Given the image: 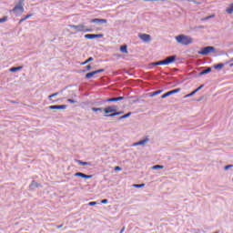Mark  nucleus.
I'll use <instances>...</instances> for the list:
<instances>
[{
  "label": "nucleus",
  "mask_w": 233,
  "mask_h": 233,
  "mask_svg": "<svg viewBox=\"0 0 233 233\" xmlns=\"http://www.w3.org/2000/svg\"><path fill=\"white\" fill-rule=\"evenodd\" d=\"M61 227H63V225H61V226H58V228H61Z\"/></svg>",
  "instance_id": "nucleus-46"
},
{
  "label": "nucleus",
  "mask_w": 233,
  "mask_h": 233,
  "mask_svg": "<svg viewBox=\"0 0 233 233\" xmlns=\"http://www.w3.org/2000/svg\"><path fill=\"white\" fill-rule=\"evenodd\" d=\"M198 90H194L193 92H191L190 94H188V96H190V97H192V96H194L195 94H197Z\"/></svg>",
  "instance_id": "nucleus-36"
},
{
  "label": "nucleus",
  "mask_w": 233,
  "mask_h": 233,
  "mask_svg": "<svg viewBox=\"0 0 233 233\" xmlns=\"http://www.w3.org/2000/svg\"><path fill=\"white\" fill-rule=\"evenodd\" d=\"M215 50L216 48H214V46H206L198 51V54L200 56H208V54H212V52H215Z\"/></svg>",
  "instance_id": "nucleus-5"
},
{
  "label": "nucleus",
  "mask_w": 233,
  "mask_h": 233,
  "mask_svg": "<svg viewBox=\"0 0 233 233\" xmlns=\"http://www.w3.org/2000/svg\"><path fill=\"white\" fill-rule=\"evenodd\" d=\"M91 61H94V57H92V56L87 58L85 62H82L81 65L82 66L88 65V63H90Z\"/></svg>",
  "instance_id": "nucleus-18"
},
{
  "label": "nucleus",
  "mask_w": 233,
  "mask_h": 233,
  "mask_svg": "<svg viewBox=\"0 0 233 233\" xmlns=\"http://www.w3.org/2000/svg\"><path fill=\"white\" fill-rule=\"evenodd\" d=\"M210 72H212V68L208 67L207 69L203 70L201 74H210Z\"/></svg>",
  "instance_id": "nucleus-24"
},
{
  "label": "nucleus",
  "mask_w": 233,
  "mask_h": 233,
  "mask_svg": "<svg viewBox=\"0 0 233 233\" xmlns=\"http://www.w3.org/2000/svg\"><path fill=\"white\" fill-rule=\"evenodd\" d=\"M105 114H112V112H117V106H109L104 108Z\"/></svg>",
  "instance_id": "nucleus-8"
},
{
  "label": "nucleus",
  "mask_w": 233,
  "mask_h": 233,
  "mask_svg": "<svg viewBox=\"0 0 233 233\" xmlns=\"http://www.w3.org/2000/svg\"><path fill=\"white\" fill-rule=\"evenodd\" d=\"M116 172L121 171V167L119 166L115 167Z\"/></svg>",
  "instance_id": "nucleus-37"
},
{
  "label": "nucleus",
  "mask_w": 233,
  "mask_h": 233,
  "mask_svg": "<svg viewBox=\"0 0 233 233\" xmlns=\"http://www.w3.org/2000/svg\"><path fill=\"white\" fill-rule=\"evenodd\" d=\"M187 97H190V96H188V94H187V95H186V96H184L185 99H187Z\"/></svg>",
  "instance_id": "nucleus-44"
},
{
  "label": "nucleus",
  "mask_w": 233,
  "mask_h": 233,
  "mask_svg": "<svg viewBox=\"0 0 233 233\" xmlns=\"http://www.w3.org/2000/svg\"><path fill=\"white\" fill-rule=\"evenodd\" d=\"M93 112H101L103 110L102 107H92Z\"/></svg>",
  "instance_id": "nucleus-27"
},
{
  "label": "nucleus",
  "mask_w": 233,
  "mask_h": 233,
  "mask_svg": "<svg viewBox=\"0 0 233 233\" xmlns=\"http://www.w3.org/2000/svg\"><path fill=\"white\" fill-rule=\"evenodd\" d=\"M24 21H25V18L20 19L19 24L21 25V23H24Z\"/></svg>",
  "instance_id": "nucleus-43"
},
{
  "label": "nucleus",
  "mask_w": 233,
  "mask_h": 233,
  "mask_svg": "<svg viewBox=\"0 0 233 233\" xmlns=\"http://www.w3.org/2000/svg\"><path fill=\"white\" fill-rule=\"evenodd\" d=\"M121 114H124V112L123 111H118V112L115 111V113L106 115V117H116V116H121Z\"/></svg>",
  "instance_id": "nucleus-15"
},
{
  "label": "nucleus",
  "mask_w": 233,
  "mask_h": 233,
  "mask_svg": "<svg viewBox=\"0 0 233 233\" xmlns=\"http://www.w3.org/2000/svg\"><path fill=\"white\" fill-rule=\"evenodd\" d=\"M233 165H228L224 167L225 170H228V168H232Z\"/></svg>",
  "instance_id": "nucleus-35"
},
{
  "label": "nucleus",
  "mask_w": 233,
  "mask_h": 233,
  "mask_svg": "<svg viewBox=\"0 0 233 233\" xmlns=\"http://www.w3.org/2000/svg\"><path fill=\"white\" fill-rule=\"evenodd\" d=\"M23 3H25V1L20 0L18 4L11 10V12H14L15 15H21V14L25 12V7L23 6Z\"/></svg>",
  "instance_id": "nucleus-3"
},
{
  "label": "nucleus",
  "mask_w": 233,
  "mask_h": 233,
  "mask_svg": "<svg viewBox=\"0 0 233 233\" xmlns=\"http://www.w3.org/2000/svg\"><path fill=\"white\" fill-rule=\"evenodd\" d=\"M8 21V16H4L3 18H0V23H6Z\"/></svg>",
  "instance_id": "nucleus-28"
},
{
  "label": "nucleus",
  "mask_w": 233,
  "mask_h": 233,
  "mask_svg": "<svg viewBox=\"0 0 233 233\" xmlns=\"http://www.w3.org/2000/svg\"><path fill=\"white\" fill-rule=\"evenodd\" d=\"M138 37L139 39L144 41V43H150V41L152 40V38L150 37V35H147V34H140L138 35Z\"/></svg>",
  "instance_id": "nucleus-7"
},
{
  "label": "nucleus",
  "mask_w": 233,
  "mask_h": 233,
  "mask_svg": "<svg viewBox=\"0 0 233 233\" xmlns=\"http://www.w3.org/2000/svg\"><path fill=\"white\" fill-rule=\"evenodd\" d=\"M65 109H66V105L49 106V110H65Z\"/></svg>",
  "instance_id": "nucleus-11"
},
{
  "label": "nucleus",
  "mask_w": 233,
  "mask_h": 233,
  "mask_svg": "<svg viewBox=\"0 0 233 233\" xmlns=\"http://www.w3.org/2000/svg\"><path fill=\"white\" fill-rule=\"evenodd\" d=\"M100 37H103L102 34H99V35H92V34L85 35L86 39H97V38H100Z\"/></svg>",
  "instance_id": "nucleus-12"
},
{
  "label": "nucleus",
  "mask_w": 233,
  "mask_h": 233,
  "mask_svg": "<svg viewBox=\"0 0 233 233\" xmlns=\"http://www.w3.org/2000/svg\"><path fill=\"white\" fill-rule=\"evenodd\" d=\"M130 116H132V113H131V112H129V113H127V114H126V115L120 116L119 119H120V120H121V119H127V117H130Z\"/></svg>",
  "instance_id": "nucleus-23"
},
{
  "label": "nucleus",
  "mask_w": 233,
  "mask_h": 233,
  "mask_svg": "<svg viewBox=\"0 0 233 233\" xmlns=\"http://www.w3.org/2000/svg\"><path fill=\"white\" fill-rule=\"evenodd\" d=\"M125 100V96H117V97H112V98H108L106 101V103H114L116 101H123Z\"/></svg>",
  "instance_id": "nucleus-13"
},
{
  "label": "nucleus",
  "mask_w": 233,
  "mask_h": 233,
  "mask_svg": "<svg viewBox=\"0 0 233 233\" xmlns=\"http://www.w3.org/2000/svg\"><path fill=\"white\" fill-rule=\"evenodd\" d=\"M227 14H233V4H230L229 7L226 9Z\"/></svg>",
  "instance_id": "nucleus-20"
},
{
  "label": "nucleus",
  "mask_w": 233,
  "mask_h": 233,
  "mask_svg": "<svg viewBox=\"0 0 233 233\" xmlns=\"http://www.w3.org/2000/svg\"><path fill=\"white\" fill-rule=\"evenodd\" d=\"M147 143H148V137H146V138H144L143 140H140L133 144V147H139V145H147Z\"/></svg>",
  "instance_id": "nucleus-14"
},
{
  "label": "nucleus",
  "mask_w": 233,
  "mask_h": 233,
  "mask_svg": "<svg viewBox=\"0 0 233 233\" xmlns=\"http://www.w3.org/2000/svg\"><path fill=\"white\" fill-rule=\"evenodd\" d=\"M101 203H102L103 205H106V203H108V199H102V200H101Z\"/></svg>",
  "instance_id": "nucleus-38"
},
{
  "label": "nucleus",
  "mask_w": 233,
  "mask_h": 233,
  "mask_svg": "<svg viewBox=\"0 0 233 233\" xmlns=\"http://www.w3.org/2000/svg\"><path fill=\"white\" fill-rule=\"evenodd\" d=\"M212 17H214V15L203 18L202 21H208V19H212Z\"/></svg>",
  "instance_id": "nucleus-30"
},
{
  "label": "nucleus",
  "mask_w": 233,
  "mask_h": 233,
  "mask_svg": "<svg viewBox=\"0 0 233 233\" xmlns=\"http://www.w3.org/2000/svg\"><path fill=\"white\" fill-rule=\"evenodd\" d=\"M176 62V56H171L167 57L166 59L158 62L153 63V66H159L161 65H172V63Z\"/></svg>",
  "instance_id": "nucleus-2"
},
{
  "label": "nucleus",
  "mask_w": 233,
  "mask_h": 233,
  "mask_svg": "<svg viewBox=\"0 0 233 233\" xmlns=\"http://www.w3.org/2000/svg\"><path fill=\"white\" fill-rule=\"evenodd\" d=\"M168 96H170V93L167 91L166 94L162 95L161 97L162 99H165V97H168Z\"/></svg>",
  "instance_id": "nucleus-32"
},
{
  "label": "nucleus",
  "mask_w": 233,
  "mask_h": 233,
  "mask_svg": "<svg viewBox=\"0 0 233 233\" xmlns=\"http://www.w3.org/2000/svg\"><path fill=\"white\" fill-rule=\"evenodd\" d=\"M23 66H17V67H11L9 69V72H17V70H22Z\"/></svg>",
  "instance_id": "nucleus-19"
},
{
  "label": "nucleus",
  "mask_w": 233,
  "mask_h": 233,
  "mask_svg": "<svg viewBox=\"0 0 233 233\" xmlns=\"http://www.w3.org/2000/svg\"><path fill=\"white\" fill-rule=\"evenodd\" d=\"M223 66H225L224 64H217V65L214 66V68L216 70H221V68H223Z\"/></svg>",
  "instance_id": "nucleus-21"
},
{
  "label": "nucleus",
  "mask_w": 233,
  "mask_h": 233,
  "mask_svg": "<svg viewBox=\"0 0 233 233\" xmlns=\"http://www.w3.org/2000/svg\"><path fill=\"white\" fill-rule=\"evenodd\" d=\"M77 163L80 164L81 167H87V165H89L88 162H83V161H81V160H78Z\"/></svg>",
  "instance_id": "nucleus-26"
},
{
  "label": "nucleus",
  "mask_w": 233,
  "mask_h": 233,
  "mask_svg": "<svg viewBox=\"0 0 233 233\" xmlns=\"http://www.w3.org/2000/svg\"><path fill=\"white\" fill-rule=\"evenodd\" d=\"M125 232V228H123L121 230H120V233H123Z\"/></svg>",
  "instance_id": "nucleus-45"
},
{
  "label": "nucleus",
  "mask_w": 233,
  "mask_h": 233,
  "mask_svg": "<svg viewBox=\"0 0 233 233\" xmlns=\"http://www.w3.org/2000/svg\"><path fill=\"white\" fill-rule=\"evenodd\" d=\"M164 167L161 165H156L152 167V170H159V169H163Z\"/></svg>",
  "instance_id": "nucleus-22"
},
{
  "label": "nucleus",
  "mask_w": 233,
  "mask_h": 233,
  "mask_svg": "<svg viewBox=\"0 0 233 233\" xmlns=\"http://www.w3.org/2000/svg\"><path fill=\"white\" fill-rule=\"evenodd\" d=\"M33 15H27L24 17V19L26 21V19H30V17H32Z\"/></svg>",
  "instance_id": "nucleus-39"
},
{
  "label": "nucleus",
  "mask_w": 233,
  "mask_h": 233,
  "mask_svg": "<svg viewBox=\"0 0 233 233\" xmlns=\"http://www.w3.org/2000/svg\"><path fill=\"white\" fill-rule=\"evenodd\" d=\"M229 66H233V63L229 65Z\"/></svg>",
  "instance_id": "nucleus-47"
},
{
  "label": "nucleus",
  "mask_w": 233,
  "mask_h": 233,
  "mask_svg": "<svg viewBox=\"0 0 233 233\" xmlns=\"http://www.w3.org/2000/svg\"><path fill=\"white\" fill-rule=\"evenodd\" d=\"M177 43L179 45H183L184 46H188V45H192L193 39L192 37L187 35H178L175 37Z\"/></svg>",
  "instance_id": "nucleus-1"
},
{
  "label": "nucleus",
  "mask_w": 233,
  "mask_h": 233,
  "mask_svg": "<svg viewBox=\"0 0 233 233\" xmlns=\"http://www.w3.org/2000/svg\"><path fill=\"white\" fill-rule=\"evenodd\" d=\"M76 177H83L84 179H92V175H86L82 172H77L75 174Z\"/></svg>",
  "instance_id": "nucleus-9"
},
{
  "label": "nucleus",
  "mask_w": 233,
  "mask_h": 233,
  "mask_svg": "<svg viewBox=\"0 0 233 233\" xmlns=\"http://www.w3.org/2000/svg\"><path fill=\"white\" fill-rule=\"evenodd\" d=\"M56 96H59V93L52 94L48 96V99H52V97H56Z\"/></svg>",
  "instance_id": "nucleus-31"
},
{
  "label": "nucleus",
  "mask_w": 233,
  "mask_h": 233,
  "mask_svg": "<svg viewBox=\"0 0 233 233\" xmlns=\"http://www.w3.org/2000/svg\"><path fill=\"white\" fill-rule=\"evenodd\" d=\"M90 23H96L100 25H106V23H108L106 19H101V18H93L90 20Z\"/></svg>",
  "instance_id": "nucleus-10"
},
{
  "label": "nucleus",
  "mask_w": 233,
  "mask_h": 233,
  "mask_svg": "<svg viewBox=\"0 0 233 233\" xmlns=\"http://www.w3.org/2000/svg\"><path fill=\"white\" fill-rule=\"evenodd\" d=\"M178 92H181V88H176L171 91H168L169 96H173V94H178Z\"/></svg>",
  "instance_id": "nucleus-17"
},
{
  "label": "nucleus",
  "mask_w": 233,
  "mask_h": 233,
  "mask_svg": "<svg viewBox=\"0 0 233 233\" xmlns=\"http://www.w3.org/2000/svg\"><path fill=\"white\" fill-rule=\"evenodd\" d=\"M31 187H39V184L37 182H35V180H33L31 183Z\"/></svg>",
  "instance_id": "nucleus-29"
},
{
  "label": "nucleus",
  "mask_w": 233,
  "mask_h": 233,
  "mask_svg": "<svg viewBox=\"0 0 233 233\" xmlns=\"http://www.w3.org/2000/svg\"><path fill=\"white\" fill-rule=\"evenodd\" d=\"M95 205H97V202L94 201V202H89L88 203L89 207H94Z\"/></svg>",
  "instance_id": "nucleus-34"
},
{
  "label": "nucleus",
  "mask_w": 233,
  "mask_h": 233,
  "mask_svg": "<svg viewBox=\"0 0 233 233\" xmlns=\"http://www.w3.org/2000/svg\"><path fill=\"white\" fill-rule=\"evenodd\" d=\"M120 52H122V54H128V49L127 46H120Z\"/></svg>",
  "instance_id": "nucleus-16"
},
{
  "label": "nucleus",
  "mask_w": 233,
  "mask_h": 233,
  "mask_svg": "<svg viewBox=\"0 0 233 233\" xmlns=\"http://www.w3.org/2000/svg\"><path fill=\"white\" fill-rule=\"evenodd\" d=\"M102 72H105V69H97V70H96V71L87 73V74L86 75V79H92V77H94V76H96V74H101Z\"/></svg>",
  "instance_id": "nucleus-6"
},
{
  "label": "nucleus",
  "mask_w": 233,
  "mask_h": 233,
  "mask_svg": "<svg viewBox=\"0 0 233 233\" xmlns=\"http://www.w3.org/2000/svg\"><path fill=\"white\" fill-rule=\"evenodd\" d=\"M67 102H68V103H72V104L76 103V101H75L74 99H70V98L67 99Z\"/></svg>",
  "instance_id": "nucleus-41"
},
{
  "label": "nucleus",
  "mask_w": 233,
  "mask_h": 233,
  "mask_svg": "<svg viewBox=\"0 0 233 233\" xmlns=\"http://www.w3.org/2000/svg\"><path fill=\"white\" fill-rule=\"evenodd\" d=\"M86 70H92V66H90V65H88V66H86Z\"/></svg>",
  "instance_id": "nucleus-42"
},
{
  "label": "nucleus",
  "mask_w": 233,
  "mask_h": 233,
  "mask_svg": "<svg viewBox=\"0 0 233 233\" xmlns=\"http://www.w3.org/2000/svg\"><path fill=\"white\" fill-rule=\"evenodd\" d=\"M203 85H201L200 86H198L197 89H195V90H197V92H199V90H201V88H203Z\"/></svg>",
  "instance_id": "nucleus-40"
},
{
  "label": "nucleus",
  "mask_w": 233,
  "mask_h": 233,
  "mask_svg": "<svg viewBox=\"0 0 233 233\" xmlns=\"http://www.w3.org/2000/svg\"><path fill=\"white\" fill-rule=\"evenodd\" d=\"M163 92L162 90H157L153 93V96H158V94H161Z\"/></svg>",
  "instance_id": "nucleus-33"
},
{
  "label": "nucleus",
  "mask_w": 233,
  "mask_h": 233,
  "mask_svg": "<svg viewBox=\"0 0 233 233\" xmlns=\"http://www.w3.org/2000/svg\"><path fill=\"white\" fill-rule=\"evenodd\" d=\"M133 187L134 188H143V187H145V184H134Z\"/></svg>",
  "instance_id": "nucleus-25"
},
{
  "label": "nucleus",
  "mask_w": 233,
  "mask_h": 233,
  "mask_svg": "<svg viewBox=\"0 0 233 233\" xmlns=\"http://www.w3.org/2000/svg\"><path fill=\"white\" fill-rule=\"evenodd\" d=\"M69 26L70 28L76 29V32H92V29L87 28L86 26H85V25H70Z\"/></svg>",
  "instance_id": "nucleus-4"
}]
</instances>
